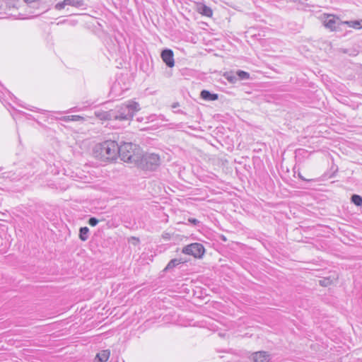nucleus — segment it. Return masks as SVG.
Listing matches in <instances>:
<instances>
[{
	"mask_svg": "<svg viewBox=\"0 0 362 362\" xmlns=\"http://www.w3.org/2000/svg\"><path fill=\"white\" fill-rule=\"evenodd\" d=\"M118 144L112 140H107L96 144L93 150V156L102 162L114 160L118 156Z\"/></svg>",
	"mask_w": 362,
	"mask_h": 362,
	"instance_id": "1",
	"label": "nucleus"
},
{
	"mask_svg": "<svg viewBox=\"0 0 362 362\" xmlns=\"http://www.w3.org/2000/svg\"><path fill=\"white\" fill-rule=\"evenodd\" d=\"M118 156L124 162L136 164L141 158V149L140 147L131 142H124L118 144Z\"/></svg>",
	"mask_w": 362,
	"mask_h": 362,
	"instance_id": "2",
	"label": "nucleus"
},
{
	"mask_svg": "<svg viewBox=\"0 0 362 362\" xmlns=\"http://www.w3.org/2000/svg\"><path fill=\"white\" fill-rule=\"evenodd\" d=\"M140 110V105L137 102L128 100L127 102L116 106L114 112V120L127 121L130 120L134 114Z\"/></svg>",
	"mask_w": 362,
	"mask_h": 362,
	"instance_id": "3",
	"label": "nucleus"
},
{
	"mask_svg": "<svg viewBox=\"0 0 362 362\" xmlns=\"http://www.w3.org/2000/svg\"><path fill=\"white\" fill-rule=\"evenodd\" d=\"M160 164V158L159 155L154 153H141V158L136 165L141 166L146 170H155Z\"/></svg>",
	"mask_w": 362,
	"mask_h": 362,
	"instance_id": "4",
	"label": "nucleus"
},
{
	"mask_svg": "<svg viewBox=\"0 0 362 362\" xmlns=\"http://www.w3.org/2000/svg\"><path fill=\"white\" fill-rule=\"evenodd\" d=\"M182 252L185 255H192L195 258H202L204 255L205 248L202 244L194 243L185 246Z\"/></svg>",
	"mask_w": 362,
	"mask_h": 362,
	"instance_id": "5",
	"label": "nucleus"
},
{
	"mask_svg": "<svg viewBox=\"0 0 362 362\" xmlns=\"http://www.w3.org/2000/svg\"><path fill=\"white\" fill-rule=\"evenodd\" d=\"M343 21L334 15L328 14L324 17L323 25L330 31H336L339 27L343 25Z\"/></svg>",
	"mask_w": 362,
	"mask_h": 362,
	"instance_id": "6",
	"label": "nucleus"
},
{
	"mask_svg": "<svg viewBox=\"0 0 362 362\" xmlns=\"http://www.w3.org/2000/svg\"><path fill=\"white\" fill-rule=\"evenodd\" d=\"M161 58L168 67H173L175 65L173 52L170 49H163L161 52Z\"/></svg>",
	"mask_w": 362,
	"mask_h": 362,
	"instance_id": "7",
	"label": "nucleus"
},
{
	"mask_svg": "<svg viewBox=\"0 0 362 362\" xmlns=\"http://www.w3.org/2000/svg\"><path fill=\"white\" fill-rule=\"evenodd\" d=\"M83 0H64L62 2L57 3L55 5V8L57 10H62L65 6L81 7L83 6Z\"/></svg>",
	"mask_w": 362,
	"mask_h": 362,
	"instance_id": "8",
	"label": "nucleus"
},
{
	"mask_svg": "<svg viewBox=\"0 0 362 362\" xmlns=\"http://www.w3.org/2000/svg\"><path fill=\"white\" fill-rule=\"evenodd\" d=\"M95 115L100 120H114V112L112 111V109L109 111H95Z\"/></svg>",
	"mask_w": 362,
	"mask_h": 362,
	"instance_id": "9",
	"label": "nucleus"
},
{
	"mask_svg": "<svg viewBox=\"0 0 362 362\" xmlns=\"http://www.w3.org/2000/svg\"><path fill=\"white\" fill-rule=\"evenodd\" d=\"M252 360L254 362H269L270 357L265 351H257L252 354Z\"/></svg>",
	"mask_w": 362,
	"mask_h": 362,
	"instance_id": "10",
	"label": "nucleus"
},
{
	"mask_svg": "<svg viewBox=\"0 0 362 362\" xmlns=\"http://www.w3.org/2000/svg\"><path fill=\"white\" fill-rule=\"evenodd\" d=\"M197 11L200 14L207 16V17H211L213 15L212 9L209 6H208L204 4H197Z\"/></svg>",
	"mask_w": 362,
	"mask_h": 362,
	"instance_id": "11",
	"label": "nucleus"
},
{
	"mask_svg": "<svg viewBox=\"0 0 362 362\" xmlns=\"http://www.w3.org/2000/svg\"><path fill=\"white\" fill-rule=\"evenodd\" d=\"M201 98L206 101H214L218 98V95L216 93H212L206 90H203L200 93Z\"/></svg>",
	"mask_w": 362,
	"mask_h": 362,
	"instance_id": "12",
	"label": "nucleus"
},
{
	"mask_svg": "<svg viewBox=\"0 0 362 362\" xmlns=\"http://www.w3.org/2000/svg\"><path fill=\"white\" fill-rule=\"evenodd\" d=\"M185 262L186 260H184L182 258L173 259L168 262L167 266L165 267L164 271H169L175 267L176 266L185 263Z\"/></svg>",
	"mask_w": 362,
	"mask_h": 362,
	"instance_id": "13",
	"label": "nucleus"
},
{
	"mask_svg": "<svg viewBox=\"0 0 362 362\" xmlns=\"http://www.w3.org/2000/svg\"><path fill=\"white\" fill-rule=\"evenodd\" d=\"M343 25H346L349 28H352L356 30L362 28V19L355 21H343Z\"/></svg>",
	"mask_w": 362,
	"mask_h": 362,
	"instance_id": "14",
	"label": "nucleus"
},
{
	"mask_svg": "<svg viewBox=\"0 0 362 362\" xmlns=\"http://www.w3.org/2000/svg\"><path fill=\"white\" fill-rule=\"evenodd\" d=\"M61 120L69 122H84L85 118L80 115H69V116H63L60 118Z\"/></svg>",
	"mask_w": 362,
	"mask_h": 362,
	"instance_id": "15",
	"label": "nucleus"
},
{
	"mask_svg": "<svg viewBox=\"0 0 362 362\" xmlns=\"http://www.w3.org/2000/svg\"><path fill=\"white\" fill-rule=\"evenodd\" d=\"M110 355V352L109 350H103L97 354L96 358L100 362H106L108 360Z\"/></svg>",
	"mask_w": 362,
	"mask_h": 362,
	"instance_id": "16",
	"label": "nucleus"
},
{
	"mask_svg": "<svg viewBox=\"0 0 362 362\" xmlns=\"http://www.w3.org/2000/svg\"><path fill=\"white\" fill-rule=\"evenodd\" d=\"M89 228L86 226L81 227L79 230V238L82 241H86L88 238Z\"/></svg>",
	"mask_w": 362,
	"mask_h": 362,
	"instance_id": "17",
	"label": "nucleus"
},
{
	"mask_svg": "<svg viewBox=\"0 0 362 362\" xmlns=\"http://www.w3.org/2000/svg\"><path fill=\"white\" fill-rule=\"evenodd\" d=\"M223 76L226 79H227L230 83H235L238 81V78L236 74L232 71L226 72L223 74Z\"/></svg>",
	"mask_w": 362,
	"mask_h": 362,
	"instance_id": "18",
	"label": "nucleus"
},
{
	"mask_svg": "<svg viewBox=\"0 0 362 362\" xmlns=\"http://www.w3.org/2000/svg\"><path fill=\"white\" fill-rule=\"evenodd\" d=\"M238 81V80H247L250 78V74L242 70H238L235 72Z\"/></svg>",
	"mask_w": 362,
	"mask_h": 362,
	"instance_id": "19",
	"label": "nucleus"
},
{
	"mask_svg": "<svg viewBox=\"0 0 362 362\" xmlns=\"http://www.w3.org/2000/svg\"><path fill=\"white\" fill-rule=\"evenodd\" d=\"M351 201L357 206H362V197L358 194H353Z\"/></svg>",
	"mask_w": 362,
	"mask_h": 362,
	"instance_id": "20",
	"label": "nucleus"
},
{
	"mask_svg": "<svg viewBox=\"0 0 362 362\" xmlns=\"http://www.w3.org/2000/svg\"><path fill=\"white\" fill-rule=\"evenodd\" d=\"M99 221L95 217H91L88 220V224L91 226H95L98 223Z\"/></svg>",
	"mask_w": 362,
	"mask_h": 362,
	"instance_id": "21",
	"label": "nucleus"
},
{
	"mask_svg": "<svg viewBox=\"0 0 362 362\" xmlns=\"http://www.w3.org/2000/svg\"><path fill=\"white\" fill-rule=\"evenodd\" d=\"M320 285L322 286H327L331 284V281L329 279H324L319 281Z\"/></svg>",
	"mask_w": 362,
	"mask_h": 362,
	"instance_id": "22",
	"label": "nucleus"
},
{
	"mask_svg": "<svg viewBox=\"0 0 362 362\" xmlns=\"http://www.w3.org/2000/svg\"><path fill=\"white\" fill-rule=\"evenodd\" d=\"M188 222H189L190 223L194 225V226H197L199 223V221L194 218H188Z\"/></svg>",
	"mask_w": 362,
	"mask_h": 362,
	"instance_id": "23",
	"label": "nucleus"
},
{
	"mask_svg": "<svg viewBox=\"0 0 362 362\" xmlns=\"http://www.w3.org/2000/svg\"><path fill=\"white\" fill-rule=\"evenodd\" d=\"M298 177L302 180H306V179L305 177H303V175H301L300 173L298 174ZM307 181H308V180H307Z\"/></svg>",
	"mask_w": 362,
	"mask_h": 362,
	"instance_id": "24",
	"label": "nucleus"
},
{
	"mask_svg": "<svg viewBox=\"0 0 362 362\" xmlns=\"http://www.w3.org/2000/svg\"><path fill=\"white\" fill-rule=\"evenodd\" d=\"M143 120H144V117H137V118H136V121H137V122H142Z\"/></svg>",
	"mask_w": 362,
	"mask_h": 362,
	"instance_id": "25",
	"label": "nucleus"
},
{
	"mask_svg": "<svg viewBox=\"0 0 362 362\" xmlns=\"http://www.w3.org/2000/svg\"><path fill=\"white\" fill-rule=\"evenodd\" d=\"M178 106H179V104H178V103H174V104L173 105V106H172V107H173V108H175V107H178Z\"/></svg>",
	"mask_w": 362,
	"mask_h": 362,
	"instance_id": "26",
	"label": "nucleus"
}]
</instances>
